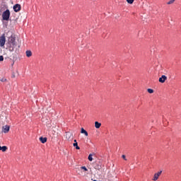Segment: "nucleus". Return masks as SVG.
Listing matches in <instances>:
<instances>
[{"mask_svg":"<svg viewBox=\"0 0 181 181\" xmlns=\"http://www.w3.org/2000/svg\"><path fill=\"white\" fill-rule=\"evenodd\" d=\"M6 45L10 52H13L15 47H20L19 45H18V42H16V36L14 34H12L8 37Z\"/></svg>","mask_w":181,"mask_h":181,"instance_id":"obj_1","label":"nucleus"},{"mask_svg":"<svg viewBox=\"0 0 181 181\" xmlns=\"http://www.w3.org/2000/svg\"><path fill=\"white\" fill-rule=\"evenodd\" d=\"M11 17V11L9 9H6L4 12L2 13V18L3 21H9V18Z\"/></svg>","mask_w":181,"mask_h":181,"instance_id":"obj_2","label":"nucleus"},{"mask_svg":"<svg viewBox=\"0 0 181 181\" xmlns=\"http://www.w3.org/2000/svg\"><path fill=\"white\" fill-rule=\"evenodd\" d=\"M5 43H6V37H5V34H3L0 37V47H4Z\"/></svg>","mask_w":181,"mask_h":181,"instance_id":"obj_3","label":"nucleus"},{"mask_svg":"<svg viewBox=\"0 0 181 181\" xmlns=\"http://www.w3.org/2000/svg\"><path fill=\"white\" fill-rule=\"evenodd\" d=\"M94 168L96 169V170H101V169H103V163H101V161L96 163L94 165Z\"/></svg>","mask_w":181,"mask_h":181,"instance_id":"obj_4","label":"nucleus"},{"mask_svg":"<svg viewBox=\"0 0 181 181\" xmlns=\"http://www.w3.org/2000/svg\"><path fill=\"white\" fill-rule=\"evenodd\" d=\"M13 9L14 12H19V11H21V4H17L14 5L13 7Z\"/></svg>","mask_w":181,"mask_h":181,"instance_id":"obj_5","label":"nucleus"},{"mask_svg":"<svg viewBox=\"0 0 181 181\" xmlns=\"http://www.w3.org/2000/svg\"><path fill=\"white\" fill-rule=\"evenodd\" d=\"M160 175H162V170H160V171H159V172H158V173L154 174L153 180V181L158 180V179H159V176H160Z\"/></svg>","mask_w":181,"mask_h":181,"instance_id":"obj_6","label":"nucleus"},{"mask_svg":"<svg viewBox=\"0 0 181 181\" xmlns=\"http://www.w3.org/2000/svg\"><path fill=\"white\" fill-rule=\"evenodd\" d=\"M166 80H168V77L165 75H163V76H161L160 78H159L158 81L160 83H165V81H166Z\"/></svg>","mask_w":181,"mask_h":181,"instance_id":"obj_7","label":"nucleus"},{"mask_svg":"<svg viewBox=\"0 0 181 181\" xmlns=\"http://www.w3.org/2000/svg\"><path fill=\"white\" fill-rule=\"evenodd\" d=\"M3 132H4V134H7V132H9V126L6 125L3 127Z\"/></svg>","mask_w":181,"mask_h":181,"instance_id":"obj_8","label":"nucleus"},{"mask_svg":"<svg viewBox=\"0 0 181 181\" xmlns=\"http://www.w3.org/2000/svg\"><path fill=\"white\" fill-rule=\"evenodd\" d=\"M40 141L42 144H46L47 142V138L46 137H40Z\"/></svg>","mask_w":181,"mask_h":181,"instance_id":"obj_9","label":"nucleus"},{"mask_svg":"<svg viewBox=\"0 0 181 181\" xmlns=\"http://www.w3.org/2000/svg\"><path fill=\"white\" fill-rule=\"evenodd\" d=\"M81 133L84 134L86 136H88V132H87L84 128H81Z\"/></svg>","mask_w":181,"mask_h":181,"instance_id":"obj_10","label":"nucleus"},{"mask_svg":"<svg viewBox=\"0 0 181 181\" xmlns=\"http://www.w3.org/2000/svg\"><path fill=\"white\" fill-rule=\"evenodd\" d=\"M0 151H2V152H6V151H8V147L6 146H0Z\"/></svg>","mask_w":181,"mask_h":181,"instance_id":"obj_11","label":"nucleus"},{"mask_svg":"<svg viewBox=\"0 0 181 181\" xmlns=\"http://www.w3.org/2000/svg\"><path fill=\"white\" fill-rule=\"evenodd\" d=\"M74 141V143L73 145H74V146L76 147V149H78V150L80 149V147L78 146V144L77 143V140L75 139Z\"/></svg>","mask_w":181,"mask_h":181,"instance_id":"obj_12","label":"nucleus"},{"mask_svg":"<svg viewBox=\"0 0 181 181\" xmlns=\"http://www.w3.org/2000/svg\"><path fill=\"white\" fill-rule=\"evenodd\" d=\"M25 54L27 56V57H30L32 56V51L30 50H27L25 52Z\"/></svg>","mask_w":181,"mask_h":181,"instance_id":"obj_13","label":"nucleus"},{"mask_svg":"<svg viewBox=\"0 0 181 181\" xmlns=\"http://www.w3.org/2000/svg\"><path fill=\"white\" fill-rule=\"evenodd\" d=\"M95 128H97V129H98V128H100L101 127V123H100L98 122H95Z\"/></svg>","mask_w":181,"mask_h":181,"instance_id":"obj_14","label":"nucleus"},{"mask_svg":"<svg viewBox=\"0 0 181 181\" xmlns=\"http://www.w3.org/2000/svg\"><path fill=\"white\" fill-rule=\"evenodd\" d=\"M0 81H1V83H6L8 81V79H6V78L5 77H3L0 78Z\"/></svg>","mask_w":181,"mask_h":181,"instance_id":"obj_15","label":"nucleus"},{"mask_svg":"<svg viewBox=\"0 0 181 181\" xmlns=\"http://www.w3.org/2000/svg\"><path fill=\"white\" fill-rule=\"evenodd\" d=\"M88 159L90 162H93V154H89Z\"/></svg>","mask_w":181,"mask_h":181,"instance_id":"obj_16","label":"nucleus"},{"mask_svg":"<svg viewBox=\"0 0 181 181\" xmlns=\"http://www.w3.org/2000/svg\"><path fill=\"white\" fill-rule=\"evenodd\" d=\"M81 169H83L85 172H88V169H87V168L86 166L81 167Z\"/></svg>","mask_w":181,"mask_h":181,"instance_id":"obj_17","label":"nucleus"},{"mask_svg":"<svg viewBox=\"0 0 181 181\" xmlns=\"http://www.w3.org/2000/svg\"><path fill=\"white\" fill-rule=\"evenodd\" d=\"M173 2H175V0H170V1L167 3V5H172V4H173Z\"/></svg>","mask_w":181,"mask_h":181,"instance_id":"obj_18","label":"nucleus"},{"mask_svg":"<svg viewBox=\"0 0 181 181\" xmlns=\"http://www.w3.org/2000/svg\"><path fill=\"white\" fill-rule=\"evenodd\" d=\"M147 91L149 93V94H152L153 93V89L148 88L147 89Z\"/></svg>","mask_w":181,"mask_h":181,"instance_id":"obj_19","label":"nucleus"},{"mask_svg":"<svg viewBox=\"0 0 181 181\" xmlns=\"http://www.w3.org/2000/svg\"><path fill=\"white\" fill-rule=\"evenodd\" d=\"M127 4H134V0H127Z\"/></svg>","mask_w":181,"mask_h":181,"instance_id":"obj_20","label":"nucleus"},{"mask_svg":"<svg viewBox=\"0 0 181 181\" xmlns=\"http://www.w3.org/2000/svg\"><path fill=\"white\" fill-rule=\"evenodd\" d=\"M0 62H4V56H0Z\"/></svg>","mask_w":181,"mask_h":181,"instance_id":"obj_21","label":"nucleus"},{"mask_svg":"<svg viewBox=\"0 0 181 181\" xmlns=\"http://www.w3.org/2000/svg\"><path fill=\"white\" fill-rule=\"evenodd\" d=\"M122 158L124 160H127V158L125 157V155H122Z\"/></svg>","mask_w":181,"mask_h":181,"instance_id":"obj_22","label":"nucleus"},{"mask_svg":"<svg viewBox=\"0 0 181 181\" xmlns=\"http://www.w3.org/2000/svg\"><path fill=\"white\" fill-rule=\"evenodd\" d=\"M67 136H71V134H66V137H67Z\"/></svg>","mask_w":181,"mask_h":181,"instance_id":"obj_23","label":"nucleus"},{"mask_svg":"<svg viewBox=\"0 0 181 181\" xmlns=\"http://www.w3.org/2000/svg\"><path fill=\"white\" fill-rule=\"evenodd\" d=\"M12 78H15V74H13V75H12Z\"/></svg>","mask_w":181,"mask_h":181,"instance_id":"obj_24","label":"nucleus"},{"mask_svg":"<svg viewBox=\"0 0 181 181\" xmlns=\"http://www.w3.org/2000/svg\"><path fill=\"white\" fill-rule=\"evenodd\" d=\"M6 98V95H4V98Z\"/></svg>","mask_w":181,"mask_h":181,"instance_id":"obj_25","label":"nucleus"}]
</instances>
